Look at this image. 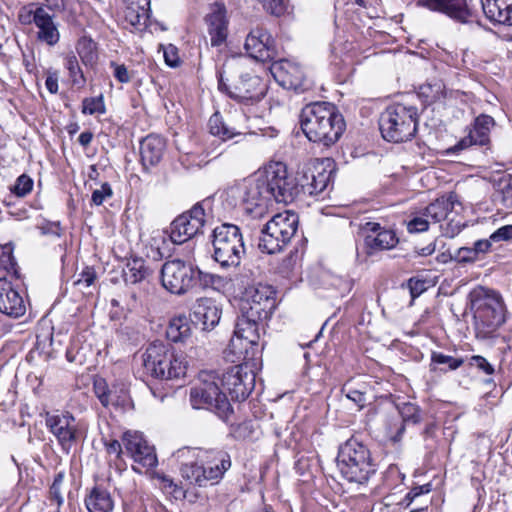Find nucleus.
<instances>
[{
  "mask_svg": "<svg viewBox=\"0 0 512 512\" xmlns=\"http://www.w3.org/2000/svg\"><path fill=\"white\" fill-rule=\"evenodd\" d=\"M208 128L211 135L218 137L221 141H227L240 135L234 128L228 127L219 112L214 113L208 121Z\"/></svg>",
  "mask_w": 512,
  "mask_h": 512,
  "instance_id": "58836bf2",
  "label": "nucleus"
},
{
  "mask_svg": "<svg viewBox=\"0 0 512 512\" xmlns=\"http://www.w3.org/2000/svg\"><path fill=\"white\" fill-rule=\"evenodd\" d=\"M96 43L90 39L83 37L78 41L77 52L83 62H92L95 58Z\"/></svg>",
  "mask_w": 512,
  "mask_h": 512,
  "instance_id": "49530a36",
  "label": "nucleus"
},
{
  "mask_svg": "<svg viewBox=\"0 0 512 512\" xmlns=\"http://www.w3.org/2000/svg\"><path fill=\"white\" fill-rule=\"evenodd\" d=\"M458 203V196L455 193H449L447 196L437 198L430 203L423 212V215L433 222L438 223L448 218L454 209V205Z\"/></svg>",
  "mask_w": 512,
  "mask_h": 512,
  "instance_id": "7c9ffc66",
  "label": "nucleus"
},
{
  "mask_svg": "<svg viewBox=\"0 0 512 512\" xmlns=\"http://www.w3.org/2000/svg\"><path fill=\"white\" fill-rule=\"evenodd\" d=\"M45 424L49 431L57 438L62 449L67 453L76 442L75 418L72 414L55 413L46 414Z\"/></svg>",
  "mask_w": 512,
  "mask_h": 512,
  "instance_id": "6ab92c4d",
  "label": "nucleus"
},
{
  "mask_svg": "<svg viewBox=\"0 0 512 512\" xmlns=\"http://www.w3.org/2000/svg\"><path fill=\"white\" fill-rule=\"evenodd\" d=\"M260 173L270 201L287 204L299 195V180L288 173L284 163H270Z\"/></svg>",
  "mask_w": 512,
  "mask_h": 512,
  "instance_id": "9b49d317",
  "label": "nucleus"
},
{
  "mask_svg": "<svg viewBox=\"0 0 512 512\" xmlns=\"http://www.w3.org/2000/svg\"><path fill=\"white\" fill-rule=\"evenodd\" d=\"M192 335V320L186 315L174 316L166 328V337L174 343H184Z\"/></svg>",
  "mask_w": 512,
  "mask_h": 512,
  "instance_id": "f704fd0d",
  "label": "nucleus"
},
{
  "mask_svg": "<svg viewBox=\"0 0 512 512\" xmlns=\"http://www.w3.org/2000/svg\"><path fill=\"white\" fill-rule=\"evenodd\" d=\"M25 311V302L20 293L9 281L0 279V312L12 318H19Z\"/></svg>",
  "mask_w": 512,
  "mask_h": 512,
  "instance_id": "393cba45",
  "label": "nucleus"
},
{
  "mask_svg": "<svg viewBox=\"0 0 512 512\" xmlns=\"http://www.w3.org/2000/svg\"><path fill=\"white\" fill-rule=\"evenodd\" d=\"M142 365L145 372L159 380H174L185 377L187 361L167 343L154 341L143 352Z\"/></svg>",
  "mask_w": 512,
  "mask_h": 512,
  "instance_id": "39448f33",
  "label": "nucleus"
},
{
  "mask_svg": "<svg viewBox=\"0 0 512 512\" xmlns=\"http://www.w3.org/2000/svg\"><path fill=\"white\" fill-rule=\"evenodd\" d=\"M270 72L275 81L285 89L302 93L311 88V82L306 78L302 68L289 60L280 59L272 62Z\"/></svg>",
  "mask_w": 512,
  "mask_h": 512,
  "instance_id": "dca6fc26",
  "label": "nucleus"
},
{
  "mask_svg": "<svg viewBox=\"0 0 512 512\" xmlns=\"http://www.w3.org/2000/svg\"><path fill=\"white\" fill-rule=\"evenodd\" d=\"M501 203L506 208H512V181H509L501 189Z\"/></svg>",
  "mask_w": 512,
  "mask_h": 512,
  "instance_id": "0e129e2a",
  "label": "nucleus"
},
{
  "mask_svg": "<svg viewBox=\"0 0 512 512\" xmlns=\"http://www.w3.org/2000/svg\"><path fill=\"white\" fill-rule=\"evenodd\" d=\"M64 66L68 70L72 84L78 88H82L86 83V79L80 68L77 57L73 54H68L65 57Z\"/></svg>",
  "mask_w": 512,
  "mask_h": 512,
  "instance_id": "79ce46f5",
  "label": "nucleus"
},
{
  "mask_svg": "<svg viewBox=\"0 0 512 512\" xmlns=\"http://www.w3.org/2000/svg\"><path fill=\"white\" fill-rule=\"evenodd\" d=\"M470 365L477 367L487 375L494 373V367L487 361L486 358L480 355H474L470 358Z\"/></svg>",
  "mask_w": 512,
  "mask_h": 512,
  "instance_id": "bf43d9fd",
  "label": "nucleus"
},
{
  "mask_svg": "<svg viewBox=\"0 0 512 512\" xmlns=\"http://www.w3.org/2000/svg\"><path fill=\"white\" fill-rule=\"evenodd\" d=\"M212 246V257L223 269L238 267L246 252L241 229L231 223L213 229Z\"/></svg>",
  "mask_w": 512,
  "mask_h": 512,
  "instance_id": "6e6552de",
  "label": "nucleus"
},
{
  "mask_svg": "<svg viewBox=\"0 0 512 512\" xmlns=\"http://www.w3.org/2000/svg\"><path fill=\"white\" fill-rule=\"evenodd\" d=\"M264 8L271 14L279 16L284 12L283 0H262Z\"/></svg>",
  "mask_w": 512,
  "mask_h": 512,
  "instance_id": "680f3d73",
  "label": "nucleus"
},
{
  "mask_svg": "<svg viewBox=\"0 0 512 512\" xmlns=\"http://www.w3.org/2000/svg\"><path fill=\"white\" fill-rule=\"evenodd\" d=\"M85 506L89 512H112L114 501L110 492L100 486H95L86 495Z\"/></svg>",
  "mask_w": 512,
  "mask_h": 512,
  "instance_id": "72a5a7b5",
  "label": "nucleus"
},
{
  "mask_svg": "<svg viewBox=\"0 0 512 512\" xmlns=\"http://www.w3.org/2000/svg\"><path fill=\"white\" fill-rule=\"evenodd\" d=\"M234 433L237 438H248L253 433V424L251 421H244L236 426Z\"/></svg>",
  "mask_w": 512,
  "mask_h": 512,
  "instance_id": "e2e57ef3",
  "label": "nucleus"
},
{
  "mask_svg": "<svg viewBox=\"0 0 512 512\" xmlns=\"http://www.w3.org/2000/svg\"><path fill=\"white\" fill-rule=\"evenodd\" d=\"M113 195V190L111 185L108 182L102 183L99 189H95L92 193L91 201L93 204L99 206L103 204V202L107 198H111Z\"/></svg>",
  "mask_w": 512,
  "mask_h": 512,
  "instance_id": "3c124183",
  "label": "nucleus"
},
{
  "mask_svg": "<svg viewBox=\"0 0 512 512\" xmlns=\"http://www.w3.org/2000/svg\"><path fill=\"white\" fill-rule=\"evenodd\" d=\"M138 8L141 14L135 13V1H132L125 10V20L135 29L143 30L150 17V0H138Z\"/></svg>",
  "mask_w": 512,
  "mask_h": 512,
  "instance_id": "4c0bfd02",
  "label": "nucleus"
},
{
  "mask_svg": "<svg viewBox=\"0 0 512 512\" xmlns=\"http://www.w3.org/2000/svg\"><path fill=\"white\" fill-rule=\"evenodd\" d=\"M418 4L430 11L445 14L459 23H467L473 16L467 0H420Z\"/></svg>",
  "mask_w": 512,
  "mask_h": 512,
  "instance_id": "5701e85b",
  "label": "nucleus"
},
{
  "mask_svg": "<svg viewBox=\"0 0 512 512\" xmlns=\"http://www.w3.org/2000/svg\"><path fill=\"white\" fill-rule=\"evenodd\" d=\"M218 89L241 103L259 102L265 95L262 79L238 62H228L217 71Z\"/></svg>",
  "mask_w": 512,
  "mask_h": 512,
  "instance_id": "7ed1b4c3",
  "label": "nucleus"
},
{
  "mask_svg": "<svg viewBox=\"0 0 512 512\" xmlns=\"http://www.w3.org/2000/svg\"><path fill=\"white\" fill-rule=\"evenodd\" d=\"M13 250L14 248L10 243L0 246V267L7 273L12 274L16 279H19V269L13 255Z\"/></svg>",
  "mask_w": 512,
  "mask_h": 512,
  "instance_id": "a19ab883",
  "label": "nucleus"
},
{
  "mask_svg": "<svg viewBox=\"0 0 512 512\" xmlns=\"http://www.w3.org/2000/svg\"><path fill=\"white\" fill-rule=\"evenodd\" d=\"M164 59L168 66L178 67L180 64L177 48L170 44L164 49Z\"/></svg>",
  "mask_w": 512,
  "mask_h": 512,
  "instance_id": "052dcab7",
  "label": "nucleus"
},
{
  "mask_svg": "<svg viewBox=\"0 0 512 512\" xmlns=\"http://www.w3.org/2000/svg\"><path fill=\"white\" fill-rule=\"evenodd\" d=\"M261 173L234 183L225 190V200L233 207L241 206L247 213L259 209L262 213L268 203V190Z\"/></svg>",
  "mask_w": 512,
  "mask_h": 512,
  "instance_id": "1a4fd4ad",
  "label": "nucleus"
},
{
  "mask_svg": "<svg viewBox=\"0 0 512 512\" xmlns=\"http://www.w3.org/2000/svg\"><path fill=\"white\" fill-rule=\"evenodd\" d=\"M495 125L493 117L481 114L475 118L466 137L446 150L447 155L458 154L472 145L487 146L490 143V131Z\"/></svg>",
  "mask_w": 512,
  "mask_h": 512,
  "instance_id": "a211bd4d",
  "label": "nucleus"
},
{
  "mask_svg": "<svg viewBox=\"0 0 512 512\" xmlns=\"http://www.w3.org/2000/svg\"><path fill=\"white\" fill-rule=\"evenodd\" d=\"M431 489H432V485L430 483H427V484H424V485H421V486H416V487L412 488L410 490V492L406 495V499L411 502L416 497H418V496H420L422 494L429 493L431 491Z\"/></svg>",
  "mask_w": 512,
  "mask_h": 512,
  "instance_id": "69168bd1",
  "label": "nucleus"
},
{
  "mask_svg": "<svg viewBox=\"0 0 512 512\" xmlns=\"http://www.w3.org/2000/svg\"><path fill=\"white\" fill-rule=\"evenodd\" d=\"M486 18L494 23L509 25L512 0H481Z\"/></svg>",
  "mask_w": 512,
  "mask_h": 512,
  "instance_id": "2f4dec72",
  "label": "nucleus"
},
{
  "mask_svg": "<svg viewBox=\"0 0 512 512\" xmlns=\"http://www.w3.org/2000/svg\"><path fill=\"white\" fill-rule=\"evenodd\" d=\"M431 361L433 364L446 365L447 369L445 371H454L464 363V359L461 357L456 358L441 352H432Z\"/></svg>",
  "mask_w": 512,
  "mask_h": 512,
  "instance_id": "a18cd8bd",
  "label": "nucleus"
},
{
  "mask_svg": "<svg viewBox=\"0 0 512 512\" xmlns=\"http://www.w3.org/2000/svg\"><path fill=\"white\" fill-rule=\"evenodd\" d=\"M489 239L491 242L509 241L512 239V225H504L494 231Z\"/></svg>",
  "mask_w": 512,
  "mask_h": 512,
  "instance_id": "4d7b16f0",
  "label": "nucleus"
},
{
  "mask_svg": "<svg viewBox=\"0 0 512 512\" xmlns=\"http://www.w3.org/2000/svg\"><path fill=\"white\" fill-rule=\"evenodd\" d=\"M275 290L272 286L258 283L248 286L241 299L240 312L256 319L268 320L276 308Z\"/></svg>",
  "mask_w": 512,
  "mask_h": 512,
  "instance_id": "ddd939ff",
  "label": "nucleus"
},
{
  "mask_svg": "<svg viewBox=\"0 0 512 512\" xmlns=\"http://www.w3.org/2000/svg\"><path fill=\"white\" fill-rule=\"evenodd\" d=\"M208 34L212 46L222 45L228 36V19L223 4H216L212 13L206 16Z\"/></svg>",
  "mask_w": 512,
  "mask_h": 512,
  "instance_id": "bb28decb",
  "label": "nucleus"
},
{
  "mask_svg": "<svg viewBox=\"0 0 512 512\" xmlns=\"http://www.w3.org/2000/svg\"><path fill=\"white\" fill-rule=\"evenodd\" d=\"M181 475L191 484H195L200 487L216 483L213 478H210V476L207 475V470L197 459L195 462L182 464Z\"/></svg>",
  "mask_w": 512,
  "mask_h": 512,
  "instance_id": "c9c22d12",
  "label": "nucleus"
},
{
  "mask_svg": "<svg viewBox=\"0 0 512 512\" xmlns=\"http://www.w3.org/2000/svg\"><path fill=\"white\" fill-rule=\"evenodd\" d=\"M45 86L51 94L58 92V74L57 72H50L45 80Z\"/></svg>",
  "mask_w": 512,
  "mask_h": 512,
  "instance_id": "774afa93",
  "label": "nucleus"
},
{
  "mask_svg": "<svg viewBox=\"0 0 512 512\" xmlns=\"http://www.w3.org/2000/svg\"><path fill=\"white\" fill-rule=\"evenodd\" d=\"M194 271L196 272L195 273L196 274L195 275V287L199 286V287L205 288V287H209L210 285L214 284L215 278H216L215 275H213L211 273L203 272L195 266H194Z\"/></svg>",
  "mask_w": 512,
  "mask_h": 512,
  "instance_id": "864d4df0",
  "label": "nucleus"
},
{
  "mask_svg": "<svg viewBox=\"0 0 512 512\" xmlns=\"http://www.w3.org/2000/svg\"><path fill=\"white\" fill-rule=\"evenodd\" d=\"M429 218L422 216H416L407 223V230L410 233H420L428 230Z\"/></svg>",
  "mask_w": 512,
  "mask_h": 512,
  "instance_id": "603ef678",
  "label": "nucleus"
},
{
  "mask_svg": "<svg viewBox=\"0 0 512 512\" xmlns=\"http://www.w3.org/2000/svg\"><path fill=\"white\" fill-rule=\"evenodd\" d=\"M33 22L38 28L37 39L49 46L56 45L60 40L58 25L54 22L53 16L43 8H37L33 14Z\"/></svg>",
  "mask_w": 512,
  "mask_h": 512,
  "instance_id": "c85d7f7f",
  "label": "nucleus"
},
{
  "mask_svg": "<svg viewBox=\"0 0 512 512\" xmlns=\"http://www.w3.org/2000/svg\"><path fill=\"white\" fill-rule=\"evenodd\" d=\"M193 322L201 324L203 330L213 329L220 321L221 309L210 298H200L193 309Z\"/></svg>",
  "mask_w": 512,
  "mask_h": 512,
  "instance_id": "cd10ccee",
  "label": "nucleus"
},
{
  "mask_svg": "<svg viewBox=\"0 0 512 512\" xmlns=\"http://www.w3.org/2000/svg\"><path fill=\"white\" fill-rule=\"evenodd\" d=\"M190 452L203 464L207 470V475L213 478L216 483L231 467L230 455L222 449L182 448L177 451V457L182 458Z\"/></svg>",
  "mask_w": 512,
  "mask_h": 512,
  "instance_id": "f3484780",
  "label": "nucleus"
},
{
  "mask_svg": "<svg viewBox=\"0 0 512 512\" xmlns=\"http://www.w3.org/2000/svg\"><path fill=\"white\" fill-rule=\"evenodd\" d=\"M82 113L85 115H103L106 113V106L103 95L87 97L82 100Z\"/></svg>",
  "mask_w": 512,
  "mask_h": 512,
  "instance_id": "37998d69",
  "label": "nucleus"
},
{
  "mask_svg": "<svg viewBox=\"0 0 512 512\" xmlns=\"http://www.w3.org/2000/svg\"><path fill=\"white\" fill-rule=\"evenodd\" d=\"M107 400V407L112 405L114 407L121 408L122 410H126L132 405L128 389L123 384L113 385Z\"/></svg>",
  "mask_w": 512,
  "mask_h": 512,
  "instance_id": "ea45409f",
  "label": "nucleus"
},
{
  "mask_svg": "<svg viewBox=\"0 0 512 512\" xmlns=\"http://www.w3.org/2000/svg\"><path fill=\"white\" fill-rule=\"evenodd\" d=\"M96 271L93 267H85L79 274V278L75 281L76 285H84L85 287L91 286L96 280Z\"/></svg>",
  "mask_w": 512,
  "mask_h": 512,
  "instance_id": "6e6d98bb",
  "label": "nucleus"
},
{
  "mask_svg": "<svg viewBox=\"0 0 512 512\" xmlns=\"http://www.w3.org/2000/svg\"><path fill=\"white\" fill-rule=\"evenodd\" d=\"M33 186V179L27 174H22L16 179L14 185L10 187V191L15 196L23 198L32 191Z\"/></svg>",
  "mask_w": 512,
  "mask_h": 512,
  "instance_id": "c03bdc74",
  "label": "nucleus"
},
{
  "mask_svg": "<svg viewBox=\"0 0 512 512\" xmlns=\"http://www.w3.org/2000/svg\"><path fill=\"white\" fill-rule=\"evenodd\" d=\"M347 398L356 403L360 408H362L365 405L366 402V396L365 393L356 390V389H350L347 393Z\"/></svg>",
  "mask_w": 512,
  "mask_h": 512,
  "instance_id": "338daca9",
  "label": "nucleus"
},
{
  "mask_svg": "<svg viewBox=\"0 0 512 512\" xmlns=\"http://www.w3.org/2000/svg\"><path fill=\"white\" fill-rule=\"evenodd\" d=\"M190 403L194 409H206L222 420H227L233 408L219 387V377L214 372H201L190 389Z\"/></svg>",
  "mask_w": 512,
  "mask_h": 512,
  "instance_id": "423d86ee",
  "label": "nucleus"
},
{
  "mask_svg": "<svg viewBox=\"0 0 512 512\" xmlns=\"http://www.w3.org/2000/svg\"><path fill=\"white\" fill-rule=\"evenodd\" d=\"M364 230L371 232L365 237V244L372 250H389L398 243L396 233L391 229L381 227L379 223L367 222Z\"/></svg>",
  "mask_w": 512,
  "mask_h": 512,
  "instance_id": "a878e982",
  "label": "nucleus"
},
{
  "mask_svg": "<svg viewBox=\"0 0 512 512\" xmlns=\"http://www.w3.org/2000/svg\"><path fill=\"white\" fill-rule=\"evenodd\" d=\"M470 307L474 318L477 339L495 337L497 330L506 321V306L501 294L482 286L469 293Z\"/></svg>",
  "mask_w": 512,
  "mask_h": 512,
  "instance_id": "f03ea898",
  "label": "nucleus"
},
{
  "mask_svg": "<svg viewBox=\"0 0 512 512\" xmlns=\"http://www.w3.org/2000/svg\"><path fill=\"white\" fill-rule=\"evenodd\" d=\"M418 113L414 106L394 104L388 106L379 118V130L389 142L410 140L417 131Z\"/></svg>",
  "mask_w": 512,
  "mask_h": 512,
  "instance_id": "0eeeda50",
  "label": "nucleus"
},
{
  "mask_svg": "<svg viewBox=\"0 0 512 512\" xmlns=\"http://www.w3.org/2000/svg\"><path fill=\"white\" fill-rule=\"evenodd\" d=\"M477 261H481L492 249V242L488 239H479L471 246Z\"/></svg>",
  "mask_w": 512,
  "mask_h": 512,
  "instance_id": "8fccbe9b",
  "label": "nucleus"
},
{
  "mask_svg": "<svg viewBox=\"0 0 512 512\" xmlns=\"http://www.w3.org/2000/svg\"><path fill=\"white\" fill-rule=\"evenodd\" d=\"M244 48L251 58L261 62L271 61L276 55L271 36L262 28H256L248 34Z\"/></svg>",
  "mask_w": 512,
  "mask_h": 512,
  "instance_id": "b1692460",
  "label": "nucleus"
},
{
  "mask_svg": "<svg viewBox=\"0 0 512 512\" xmlns=\"http://www.w3.org/2000/svg\"><path fill=\"white\" fill-rule=\"evenodd\" d=\"M407 285L410 291L412 301L415 300L427 289L426 281L420 279L410 278L408 280Z\"/></svg>",
  "mask_w": 512,
  "mask_h": 512,
  "instance_id": "13d9d810",
  "label": "nucleus"
},
{
  "mask_svg": "<svg viewBox=\"0 0 512 512\" xmlns=\"http://www.w3.org/2000/svg\"><path fill=\"white\" fill-rule=\"evenodd\" d=\"M333 172V168L327 169L323 163L314 165L299 178V193L320 196L330 185Z\"/></svg>",
  "mask_w": 512,
  "mask_h": 512,
  "instance_id": "aec40b11",
  "label": "nucleus"
},
{
  "mask_svg": "<svg viewBox=\"0 0 512 512\" xmlns=\"http://www.w3.org/2000/svg\"><path fill=\"white\" fill-rule=\"evenodd\" d=\"M151 274V270L145 265L141 257H131L127 260L123 269V278L126 283L136 284Z\"/></svg>",
  "mask_w": 512,
  "mask_h": 512,
  "instance_id": "e433bc0d",
  "label": "nucleus"
},
{
  "mask_svg": "<svg viewBox=\"0 0 512 512\" xmlns=\"http://www.w3.org/2000/svg\"><path fill=\"white\" fill-rule=\"evenodd\" d=\"M298 223L296 213L285 211L276 214L263 226L258 248L268 254L282 251L296 234Z\"/></svg>",
  "mask_w": 512,
  "mask_h": 512,
  "instance_id": "9d476101",
  "label": "nucleus"
},
{
  "mask_svg": "<svg viewBox=\"0 0 512 512\" xmlns=\"http://www.w3.org/2000/svg\"><path fill=\"white\" fill-rule=\"evenodd\" d=\"M166 141L155 134L146 136L140 143L141 162L145 169L157 165L165 152Z\"/></svg>",
  "mask_w": 512,
  "mask_h": 512,
  "instance_id": "c756f323",
  "label": "nucleus"
},
{
  "mask_svg": "<svg viewBox=\"0 0 512 512\" xmlns=\"http://www.w3.org/2000/svg\"><path fill=\"white\" fill-rule=\"evenodd\" d=\"M396 408L402 418V422L397 429L396 434L393 436V441H400L405 429L406 425H418L423 420V411L422 409L415 403L411 402H403L396 405Z\"/></svg>",
  "mask_w": 512,
  "mask_h": 512,
  "instance_id": "473e14b6",
  "label": "nucleus"
},
{
  "mask_svg": "<svg viewBox=\"0 0 512 512\" xmlns=\"http://www.w3.org/2000/svg\"><path fill=\"white\" fill-rule=\"evenodd\" d=\"M300 126L309 141L326 147L335 144L345 130L343 116L329 102L306 105L300 114Z\"/></svg>",
  "mask_w": 512,
  "mask_h": 512,
  "instance_id": "f257e3e1",
  "label": "nucleus"
},
{
  "mask_svg": "<svg viewBox=\"0 0 512 512\" xmlns=\"http://www.w3.org/2000/svg\"><path fill=\"white\" fill-rule=\"evenodd\" d=\"M110 67L113 68V75L115 79L120 83H128L131 80V75L124 64H117L111 62Z\"/></svg>",
  "mask_w": 512,
  "mask_h": 512,
  "instance_id": "5fc2aeb1",
  "label": "nucleus"
},
{
  "mask_svg": "<svg viewBox=\"0 0 512 512\" xmlns=\"http://www.w3.org/2000/svg\"><path fill=\"white\" fill-rule=\"evenodd\" d=\"M211 200L206 198L190 210L176 217L170 225V238L175 244H182L202 232L206 222V209Z\"/></svg>",
  "mask_w": 512,
  "mask_h": 512,
  "instance_id": "f8f14e48",
  "label": "nucleus"
},
{
  "mask_svg": "<svg viewBox=\"0 0 512 512\" xmlns=\"http://www.w3.org/2000/svg\"><path fill=\"white\" fill-rule=\"evenodd\" d=\"M266 319H256L250 314L241 313L237 317L235 324L234 337L231 339V345L237 348V342L243 345L247 351L248 346H257L260 340L259 329Z\"/></svg>",
  "mask_w": 512,
  "mask_h": 512,
  "instance_id": "412c9836",
  "label": "nucleus"
},
{
  "mask_svg": "<svg viewBox=\"0 0 512 512\" xmlns=\"http://www.w3.org/2000/svg\"><path fill=\"white\" fill-rule=\"evenodd\" d=\"M123 444L127 453L143 467L152 468L157 465L154 447L148 445L141 434L126 432L123 436Z\"/></svg>",
  "mask_w": 512,
  "mask_h": 512,
  "instance_id": "4be33fe9",
  "label": "nucleus"
},
{
  "mask_svg": "<svg viewBox=\"0 0 512 512\" xmlns=\"http://www.w3.org/2000/svg\"><path fill=\"white\" fill-rule=\"evenodd\" d=\"M194 265L180 259L166 261L161 268L163 287L172 294L183 295L195 288Z\"/></svg>",
  "mask_w": 512,
  "mask_h": 512,
  "instance_id": "4468645a",
  "label": "nucleus"
},
{
  "mask_svg": "<svg viewBox=\"0 0 512 512\" xmlns=\"http://www.w3.org/2000/svg\"><path fill=\"white\" fill-rule=\"evenodd\" d=\"M452 259L459 264H470L477 262L471 246L458 248L453 254Z\"/></svg>",
  "mask_w": 512,
  "mask_h": 512,
  "instance_id": "09e8293b",
  "label": "nucleus"
},
{
  "mask_svg": "<svg viewBox=\"0 0 512 512\" xmlns=\"http://www.w3.org/2000/svg\"><path fill=\"white\" fill-rule=\"evenodd\" d=\"M93 390L100 403L107 407V398L111 392L106 380L104 378H96L93 382Z\"/></svg>",
  "mask_w": 512,
  "mask_h": 512,
  "instance_id": "de8ad7c7",
  "label": "nucleus"
},
{
  "mask_svg": "<svg viewBox=\"0 0 512 512\" xmlns=\"http://www.w3.org/2000/svg\"><path fill=\"white\" fill-rule=\"evenodd\" d=\"M256 375L248 364H240L230 367L219 378L223 388L234 401H244L255 387Z\"/></svg>",
  "mask_w": 512,
  "mask_h": 512,
  "instance_id": "2eb2a0df",
  "label": "nucleus"
},
{
  "mask_svg": "<svg viewBox=\"0 0 512 512\" xmlns=\"http://www.w3.org/2000/svg\"><path fill=\"white\" fill-rule=\"evenodd\" d=\"M336 460L340 474L350 483L365 485L377 472L370 449L354 437L340 445Z\"/></svg>",
  "mask_w": 512,
  "mask_h": 512,
  "instance_id": "20e7f679",
  "label": "nucleus"
}]
</instances>
